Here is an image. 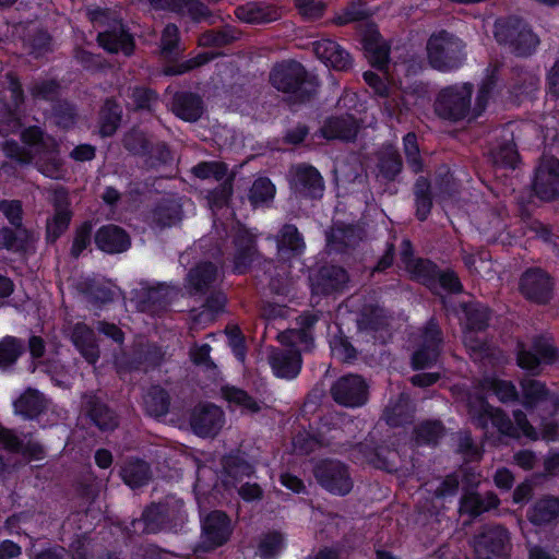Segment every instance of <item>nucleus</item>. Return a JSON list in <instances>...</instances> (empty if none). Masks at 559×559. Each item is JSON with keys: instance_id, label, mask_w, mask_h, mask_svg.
Masks as SVG:
<instances>
[{"instance_id": "f257e3e1", "label": "nucleus", "mask_w": 559, "mask_h": 559, "mask_svg": "<svg viewBox=\"0 0 559 559\" xmlns=\"http://www.w3.org/2000/svg\"><path fill=\"white\" fill-rule=\"evenodd\" d=\"M269 81L276 91L285 95L290 105L312 102L321 86L318 75L295 59L276 62L270 71Z\"/></svg>"}, {"instance_id": "f03ea898", "label": "nucleus", "mask_w": 559, "mask_h": 559, "mask_svg": "<svg viewBox=\"0 0 559 559\" xmlns=\"http://www.w3.org/2000/svg\"><path fill=\"white\" fill-rule=\"evenodd\" d=\"M467 408L472 423L477 428L487 429L489 423H491L503 437L520 439L523 436L532 441L539 439L537 430L521 409L513 411V423L502 408L492 406L481 394L471 399Z\"/></svg>"}, {"instance_id": "7ed1b4c3", "label": "nucleus", "mask_w": 559, "mask_h": 559, "mask_svg": "<svg viewBox=\"0 0 559 559\" xmlns=\"http://www.w3.org/2000/svg\"><path fill=\"white\" fill-rule=\"evenodd\" d=\"M342 424V417L336 414H326L318 420L309 423L308 429L304 428L293 438L295 453L309 455L323 448L334 453L347 452L352 442Z\"/></svg>"}, {"instance_id": "20e7f679", "label": "nucleus", "mask_w": 559, "mask_h": 559, "mask_svg": "<svg viewBox=\"0 0 559 559\" xmlns=\"http://www.w3.org/2000/svg\"><path fill=\"white\" fill-rule=\"evenodd\" d=\"M474 84L472 82H457L442 87L436 95L433 103L435 114L444 121L457 123L474 119L472 98Z\"/></svg>"}, {"instance_id": "39448f33", "label": "nucleus", "mask_w": 559, "mask_h": 559, "mask_svg": "<svg viewBox=\"0 0 559 559\" xmlns=\"http://www.w3.org/2000/svg\"><path fill=\"white\" fill-rule=\"evenodd\" d=\"M426 50L429 66L441 73L459 70L467 56L465 43L445 29L429 37Z\"/></svg>"}, {"instance_id": "423d86ee", "label": "nucleus", "mask_w": 559, "mask_h": 559, "mask_svg": "<svg viewBox=\"0 0 559 559\" xmlns=\"http://www.w3.org/2000/svg\"><path fill=\"white\" fill-rule=\"evenodd\" d=\"M516 365L530 376L537 377L543 372V366L559 364V347L556 346L551 335L536 334L532 337L531 346L524 342L516 344Z\"/></svg>"}, {"instance_id": "0eeeda50", "label": "nucleus", "mask_w": 559, "mask_h": 559, "mask_svg": "<svg viewBox=\"0 0 559 559\" xmlns=\"http://www.w3.org/2000/svg\"><path fill=\"white\" fill-rule=\"evenodd\" d=\"M495 38L500 45H507L516 57L533 55L539 44L538 36L519 19L497 20Z\"/></svg>"}, {"instance_id": "6e6552de", "label": "nucleus", "mask_w": 559, "mask_h": 559, "mask_svg": "<svg viewBox=\"0 0 559 559\" xmlns=\"http://www.w3.org/2000/svg\"><path fill=\"white\" fill-rule=\"evenodd\" d=\"M473 549L476 559H511V534L501 524H486L475 534Z\"/></svg>"}, {"instance_id": "1a4fd4ad", "label": "nucleus", "mask_w": 559, "mask_h": 559, "mask_svg": "<svg viewBox=\"0 0 559 559\" xmlns=\"http://www.w3.org/2000/svg\"><path fill=\"white\" fill-rule=\"evenodd\" d=\"M313 476L324 490L334 496H347L354 487L348 465L340 460H319L313 465Z\"/></svg>"}, {"instance_id": "9d476101", "label": "nucleus", "mask_w": 559, "mask_h": 559, "mask_svg": "<svg viewBox=\"0 0 559 559\" xmlns=\"http://www.w3.org/2000/svg\"><path fill=\"white\" fill-rule=\"evenodd\" d=\"M50 204L52 215L47 218L45 226V241L47 245H55L69 229L73 211L67 188L58 186L53 189Z\"/></svg>"}, {"instance_id": "9b49d317", "label": "nucleus", "mask_w": 559, "mask_h": 559, "mask_svg": "<svg viewBox=\"0 0 559 559\" xmlns=\"http://www.w3.org/2000/svg\"><path fill=\"white\" fill-rule=\"evenodd\" d=\"M82 409L91 425L102 432H112L119 426V415L105 395L90 391L82 396Z\"/></svg>"}, {"instance_id": "f8f14e48", "label": "nucleus", "mask_w": 559, "mask_h": 559, "mask_svg": "<svg viewBox=\"0 0 559 559\" xmlns=\"http://www.w3.org/2000/svg\"><path fill=\"white\" fill-rule=\"evenodd\" d=\"M533 193L544 202L559 199V159L542 157L535 167L532 180Z\"/></svg>"}, {"instance_id": "ddd939ff", "label": "nucleus", "mask_w": 559, "mask_h": 559, "mask_svg": "<svg viewBox=\"0 0 559 559\" xmlns=\"http://www.w3.org/2000/svg\"><path fill=\"white\" fill-rule=\"evenodd\" d=\"M519 287L525 299L537 305H547L554 297L555 281L542 267L533 266L522 273Z\"/></svg>"}, {"instance_id": "4468645a", "label": "nucleus", "mask_w": 559, "mask_h": 559, "mask_svg": "<svg viewBox=\"0 0 559 559\" xmlns=\"http://www.w3.org/2000/svg\"><path fill=\"white\" fill-rule=\"evenodd\" d=\"M330 392L336 404L355 408L368 402L369 385L361 376L348 373L340 377Z\"/></svg>"}, {"instance_id": "2eb2a0df", "label": "nucleus", "mask_w": 559, "mask_h": 559, "mask_svg": "<svg viewBox=\"0 0 559 559\" xmlns=\"http://www.w3.org/2000/svg\"><path fill=\"white\" fill-rule=\"evenodd\" d=\"M289 186L296 197L305 200H320L325 189L321 173L307 163L293 167Z\"/></svg>"}, {"instance_id": "dca6fc26", "label": "nucleus", "mask_w": 559, "mask_h": 559, "mask_svg": "<svg viewBox=\"0 0 559 559\" xmlns=\"http://www.w3.org/2000/svg\"><path fill=\"white\" fill-rule=\"evenodd\" d=\"M97 44L108 53L122 52L130 57L135 50V40L129 27L121 19H111L107 27L96 37Z\"/></svg>"}, {"instance_id": "f3484780", "label": "nucleus", "mask_w": 559, "mask_h": 559, "mask_svg": "<svg viewBox=\"0 0 559 559\" xmlns=\"http://www.w3.org/2000/svg\"><path fill=\"white\" fill-rule=\"evenodd\" d=\"M201 535L204 548L214 550L224 546L233 534L230 518L222 510H213L201 520Z\"/></svg>"}, {"instance_id": "a211bd4d", "label": "nucleus", "mask_w": 559, "mask_h": 559, "mask_svg": "<svg viewBox=\"0 0 559 559\" xmlns=\"http://www.w3.org/2000/svg\"><path fill=\"white\" fill-rule=\"evenodd\" d=\"M309 281L313 295L326 297L342 293L349 281V276L343 266L325 264L311 274Z\"/></svg>"}, {"instance_id": "6ab92c4d", "label": "nucleus", "mask_w": 559, "mask_h": 559, "mask_svg": "<svg viewBox=\"0 0 559 559\" xmlns=\"http://www.w3.org/2000/svg\"><path fill=\"white\" fill-rule=\"evenodd\" d=\"M189 424L195 436L215 437L225 424V414L213 403L199 404L191 411Z\"/></svg>"}, {"instance_id": "aec40b11", "label": "nucleus", "mask_w": 559, "mask_h": 559, "mask_svg": "<svg viewBox=\"0 0 559 559\" xmlns=\"http://www.w3.org/2000/svg\"><path fill=\"white\" fill-rule=\"evenodd\" d=\"M235 252L233 255V273L247 274L258 258V245L255 236L248 229H239L233 239Z\"/></svg>"}, {"instance_id": "412c9836", "label": "nucleus", "mask_w": 559, "mask_h": 559, "mask_svg": "<svg viewBox=\"0 0 559 559\" xmlns=\"http://www.w3.org/2000/svg\"><path fill=\"white\" fill-rule=\"evenodd\" d=\"M94 245L97 250L106 254H119L130 249L131 237L123 227L106 224L95 231Z\"/></svg>"}, {"instance_id": "4be33fe9", "label": "nucleus", "mask_w": 559, "mask_h": 559, "mask_svg": "<svg viewBox=\"0 0 559 559\" xmlns=\"http://www.w3.org/2000/svg\"><path fill=\"white\" fill-rule=\"evenodd\" d=\"M459 309V319L464 333H480L489 328L492 310L487 305L469 300L460 302Z\"/></svg>"}, {"instance_id": "5701e85b", "label": "nucleus", "mask_w": 559, "mask_h": 559, "mask_svg": "<svg viewBox=\"0 0 559 559\" xmlns=\"http://www.w3.org/2000/svg\"><path fill=\"white\" fill-rule=\"evenodd\" d=\"M275 241L277 258L283 262L300 258L306 251L305 237L295 224L282 225L275 236Z\"/></svg>"}, {"instance_id": "b1692460", "label": "nucleus", "mask_w": 559, "mask_h": 559, "mask_svg": "<svg viewBox=\"0 0 559 559\" xmlns=\"http://www.w3.org/2000/svg\"><path fill=\"white\" fill-rule=\"evenodd\" d=\"M361 46L369 63L385 70L390 62V46L383 40L378 27L372 24L366 27L361 36Z\"/></svg>"}, {"instance_id": "393cba45", "label": "nucleus", "mask_w": 559, "mask_h": 559, "mask_svg": "<svg viewBox=\"0 0 559 559\" xmlns=\"http://www.w3.org/2000/svg\"><path fill=\"white\" fill-rule=\"evenodd\" d=\"M203 98L191 91H177L170 100L171 112L185 122H197L205 112Z\"/></svg>"}, {"instance_id": "a878e982", "label": "nucleus", "mask_w": 559, "mask_h": 559, "mask_svg": "<svg viewBox=\"0 0 559 559\" xmlns=\"http://www.w3.org/2000/svg\"><path fill=\"white\" fill-rule=\"evenodd\" d=\"M316 57L336 71H348L353 66L350 53L337 41L330 38H321L312 44Z\"/></svg>"}, {"instance_id": "bb28decb", "label": "nucleus", "mask_w": 559, "mask_h": 559, "mask_svg": "<svg viewBox=\"0 0 559 559\" xmlns=\"http://www.w3.org/2000/svg\"><path fill=\"white\" fill-rule=\"evenodd\" d=\"M269 364L275 377L293 380L302 367L301 353L296 348L274 347L269 354Z\"/></svg>"}, {"instance_id": "cd10ccee", "label": "nucleus", "mask_w": 559, "mask_h": 559, "mask_svg": "<svg viewBox=\"0 0 559 559\" xmlns=\"http://www.w3.org/2000/svg\"><path fill=\"white\" fill-rule=\"evenodd\" d=\"M359 126L354 115L328 117L319 129V135L328 141H354L357 136Z\"/></svg>"}, {"instance_id": "c85d7f7f", "label": "nucleus", "mask_w": 559, "mask_h": 559, "mask_svg": "<svg viewBox=\"0 0 559 559\" xmlns=\"http://www.w3.org/2000/svg\"><path fill=\"white\" fill-rule=\"evenodd\" d=\"M224 475L233 485L251 478L255 474V465L249 460V455L240 450H233L221 460Z\"/></svg>"}, {"instance_id": "c756f323", "label": "nucleus", "mask_w": 559, "mask_h": 559, "mask_svg": "<svg viewBox=\"0 0 559 559\" xmlns=\"http://www.w3.org/2000/svg\"><path fill=\"white\" fill-rule=\"evenodd\" d=\"M217 266L211 261H201L187 274V288L191 295H205L215 284Z\"/></svg>"}, {"instance_id": "7c9ffc66", "label": "nucleus", "mask_w": 559, "mask_h": 559, "mask_svg": "<svg viewBox=\"0 0 559 559\" xmlns=\"http://www.w3.org/2000/svg\"><path fill=\"white\" fill-rule=\"evenodd\" d=\"M219 396L229 408H239L242 414L254 415L261 412V402L248 391L234 384L225 383L219 388Z\"/></svg>"}, {"instance_id": "2f4dec72", "label": "nucleus", "mask_w": 559, "mask_h": 559, "mask_svg": "<svg viewBox=\"0 0 559 559\" xmlns=\"http://www.w3.org/2000/svg\"><path fill=\"white\" fill-rule=\"evenodd\" d=\"M71 342L88 364L99 359V347L96 344L95 333L84 322H76L71 330Z\"/></svg>"}, {"instance_id": "473e14b6", "label": "nucleus", "mask_w": 559, "mask_h": 559, "mask_svg": "<svg viewBox=\"0 0 559 559\" xmlns=\"http://www.w3.org/2000/svg\"><path fill=\"white\" fill-rule=\"evenodd\" d=\"M123 109L115 97H107L98 111V134L100 138H111L121 126Z\"/></svg>"}, {"instance_id": "72a5a7b5", "label": "nucleus", "mask_w": 559, "mask_h": 559, "mask_svg": "<svg viewBox=\"0 0 559 559\" xmlns=\"http://www.w3.org/2000/svg\"><path fill=\"white\" fill-rule=\"evenodd\" d=\"M377 169L381 179L393 182L403 170L401 153L393 144H385L377 154Z\"/></svg>"}, {"instance_id": "f704fd0d", "label": "nucleus", "mask_w": 559, "mask_h": 559, "mask_svg": "<svg viewBox=\"0 0 559 559\" xmlns=\"http://www.w3.org/2000/svg\"><path fill=\"white\" fill-rule=\"evenodd\" d=\"M167 522V510L160 503L152 502L142 512L141 519L133 520L131 527L134 533L155 534L162 531Z\"/></svg>"}, {"instance_id": "c9c22d12", "label": "nucleus", "mask_w": 559, "mask_h": 559, "mask_svg": "<svg viewBox=\"0 0 559 559\" xmlns=\"http://www.w3.org/2000/svg\"><path fill=\"white\" fill-rule=\"evenodd\" d=\"M388 316L383 307L378 304H365L357 314L358 331L377 333L386 330Z\"/></svg>"}, {"instance_id": "e433bc0d", "label": "nucleus", "mask_w": 559, "mask_h": 559, "mask_svg": "<svg viewBox=\"0 0 559 559\" xmlns=\"http://www.w3.org/2000/svg\"><path fill=\"white\" fill-rule=\"evenodd\" d=\"M21 141L36 154H53L58 152L56 139L47 134L39 126H29L21 132Z\"/></svg>"}, {"instance_id": "4c0bfd02", "label": "nucleus", "mask_w": 559, "mask_h": 559, "mask_svg": "<svg viewBox=\"0 0 559 559\" xmlns=\"http://www.w3.org/2000/svg\"><path fill=\"white\" fill-rule=\"evenodd\" d=\"M15 414L24 419H35L46 411L44 395L36 389H26L14 402Z\"/></svg>"}, {"instance_id": "58836bf2", "label": "nucleus", "mask_w": 559, "mask_h": 559, "mask_svg": "<svg viewBox=\"0 0 559 559\" xmlns=\"http://www.w3.org/2000/svg\"><path fill=\"white\" fill-rule=\"evenodd\" d=\"M520 385L521 399L519 401L526 411H534L539 404L548 401L551 395V391L540 380L524 379Z\"/></svg>"}, {"instance_id": "ea45409f", "label": "nucleus", "mask_w": 559, "mask_h": 559, "mask_svg": "<svg viewBox=\"0 0 559 559\" xmlns=\"http://www.w3.org/2000/svg\"><path fill=\"white\" fill-rule=\"evenodd\" d=\"M415 216L419 222H426L433 206V194L429 178L419 176L413 187Z\"/></svg>"}, {"instance_id": "a19ab883", "label": "nucleus", "mask_w": 559, "mask_h": 559, "mask_svg": "<svg viewBox=\"0 0 559 559\" xmlns=\"http://www.w3.org/2000/svg\"><path fill=\"white\" fill-rule=\"evenodd\" d=\"M559 518V498L546 496L537 500L527 511V519L534 525H544Z\"/></svg>"}, {"instance_id": "79ce46f5", "label": "nucleus", "mask_w": 559, "mask_h": 559, "mask_svg": "<svg viewBox=\"0 0 559 559\" xmlns=\"http://www.w3.org/2000/svg\"><path fill=\"white\" fill-rule=\"evenodd\" d=\"M163 360L164 352L160 346L154 343L135 346L131 355V364L135 369H155L162 365Z\"/></svg>"}, {"instance_id": "37998d69", "label": "nucleus", "mask_w": 559, "mask_h": 559, "mask_svg": "<svg viewBox=\"0 0 559 559\" xmlns=\"http://www.w3.org/2000/svg\"><path fill=\"white\" fill-rule=\"evenodd\" d=\"M439 269V265L432 260L418 257L406 272L413 281L435 293V278Z\"/></svg>"}, {"instance_id": "c03bdc74", "label": "nucleus", "mask_w": 559, "mask_h": 559, "mask_svg": "<svg viewBox=\"0 0 559 559\" xmlns=\"http://www.w3.org/2000/svg\"><path fill=\"white\" fill-rule=\"evenodd\" d=\"M241 38V32L230 24L205 31L201 37V44L206 47L222 48L234 44Z\"/></svg>"}, {"instance_id": "a18cd8bd", "label": "nucleus", "mask_w": 559, "mask_h": 559, "mask_svg": "<svg viewBox=\"0 0 559 559\" xmlns=\"http://www.w3.org/2000/svg\"><path fill=\"white\" fill-rule=\"evenodd\" d=\"M145 412L153 417L165 416L169 412L170 395L160 385H152L143 397Z\"/></svg>"}, {"instance_id": "49530a36", "label": "nucleus", "mask_w": 559, "mask_h": 559, "mask_svg": "<svg viewBox=\"0 0 559 559\" xmlns=\"http://www.w3.org/2000/svg\"><path fill=\"white\" fill-rule=\"evenodd\" d=\"M276 193L274 183L267 177L257 178L248 192V200L253 209L269 206Z\"/></svg>"}, {"instance_id": "de8ad7c7", "label": "nucleus", "mask_w": 559, "mask_h": 559, "mask_svg": "<svg viewBox=\"0 0 559 559\" xmlns=\"http://www.w3.org/2000/svg\"><path fill=\"white\" fill-rule=\"evenodd\" d=\"M121 476L126 485L131 488L145 486L151 479L150 465L141 459L128 462L121 469Z\"/></svg>"}, {"instance_id": "09e8293b", "label": "nucleus", "mask_w": 559, "mask_h": 559, "mask_svg": "<svg viewBox=\"0 0 559 559\" xmlns=\"http://www.w3.org/2000/svg\"><path fill=\"white\" fill-rule=\"evenodd\" d=\"M94 223L85 219L75 226L70 247V257L79 259L94 242Z\"/></svg>"}, {"instance_id": "8fccbe9b", "label": "nucleus", "mask_w": 559, "mask_h": 559, "mask_svg": "<svg viewBox=\"0 0 559 559\" xmlns=\"http://www.w3.org/2000/svg\"><path fill=\"white\" fill-rule=\"evenodd\" d=\"M25 350V342L20 337L5 335L0 338V368L14 366Z\"/></svg>"}, {"instance_id": "3c124183", "label": "nucleus", "mask_w": 559, "mask_h": 559, "mask_svg": "<svg viewBox=\"0 0 559 559\" xmlns=\"http://www.w3.org/2000/svg\"><path fill=\"white\" fill-rule=\"evenodd\" d=\"M218 57L217 52L213 51H201L197 56L180 62L168 63L164 68L166 75L175 76L188 73L202 66L207 64Z\"/></svg>"}, {"instance_id": "603ef678", "label": "nucleus", "mask_w": 559, "mask_h": 559, "mask_svg": "<svg viewBox=\"0 0 559 559\" xmlns=\"http://www.w3.org/2000/svg\"><path fill=\"white\" fill-rule=\"evenodd\" d=\"M498 85V74L496 71L488 73L480 82L474 103V119L483 116L486 111L489 100Z\"/></svg>"}, {"instance_id": "864d4df0", "label": "nucleus", "mask_w": 559, "mask_h": 559, "mask_svg": "<svg viewBox=\"0 0 559 559\" xmlns=\"http://www.w3.org/2000/svg\"><path fill=\"white\" fill-rule=\"evenodd\" d=\"M443 432L444 426L440 420H424L413 430L414 439L419 445L437 444Z\"/></svg>"}, {"instance_id": "5fc2aeb1", "label": "nucleus", "mask_w": 559, "mask_h": 559, "mask_svg": "<svg viewBox=\"0 0 559 559\" xmlns=\"http://www.w3.org/2000/svg\"><path fill=\"white\" fill-rule=\"evenodd\" d=\"M152 218L162 228L170 227L181 219V209L174 201L163 200L154 207Z\"/></svg>"}, {"instance_id": "6e6d98bb", "label": "nucleus", "mask_w": 559, "mask_h": 559, "mask_svg": "<svg viewBox=\"0 0 559 559\" xmlns=\"http://www.w3.org/2000/svg\"><path fill=\"white\" fill-rule=\"evenodd\" d=\"M168 306V292L163 285L147 288L140 299V307L143 311L156 313L165 310Z\"/></svg>"}, {"instance_id": "4d7b16f0", "label": "nucleus", "mask_w": 559, "mask_h": 559, "mask_svg": "<svg viewBox=\"0 0 559 559\" xmlns=\"http://www.w3.org/2000/svg\"><path fill=\"white\" fill-rule=\"evenodd\" d=\"M56 126L64 131L72 129L78 120L76 107L67 99H57L51 106Z\"/></svg>"}, {"instance_id": "13d9d810", "label": "nucleus", "mask_w": 559, "mask_h": 559, "mask_svg": "<svg viewBox=\"0 0 559 559\" xmlns=\"http://www.w3.org/2000/svg\"><path fill=\"white\" fill-rule=\"evenodd\" d=\"M285 548V536L278 531L263 534L258 544V555L261 559H275Z\"/></svg>"}, {"instance_id": "bf43d9fd", "label": "nucleus", "mask_w": 559, "mask_h": 559, "mask_svg": "<svg viewBox=\"0 0 559 559\" xmlns=\"http://www.w3.org/2000/svg\"><path fill=\"white\" fill-rule=\"evenodd\" d=\"M143 158L146 169L157 170L160 167L168 165L173 159V155L166 142H151Z\"/></svg>"}, {"instance_id": "052dcab7", "label": "nucleus", "mask_w": 559, "mask_h": 559, "mask_svg": "<svg viewBox=\"0 0 559 559\" xmlns=\"http://www.w3.org/2000/svg\"><path fill=\"white\" fill-rule=\"evenodd\" d=\"M222 182L210 190L206 200L212 209L222 210L228 206L234 193V175H227Z\"/></svg>"}, {"instance_id": "680f3d73", "label": "nucleus", "mask_w": 559, "mask_h": 559, "mask_svg": "<svg viewBox=\"0 0 559 559\" xmlns=\"http://www.w3.org/2000/svg\"><path fill=\"white\" fill-rule=\"evenodd\" d=\"M332 356L341 362H353L357 359V349L342 331L330 340Z\"/></svg>"}, {"instance_id": "e2e57ef3", "label": "nucleus", "mask_w": 559, "mask_h": 559, "mask_svg": "<svg viewBox=\"0 0 559 559\" xmlns=\"http://www.w3.org/2000/svg\"><path fill=\"white\" fill-rule=\"evenodd\" d=\"M493 165L501 169L514 170L520 162V154L514 142H504L492 152Z\"/></svg>"}, {"instance_id": "0e129e2a", "label": "nucleus", "mask_w": 559, "mask_h": 559, "mask_svg": "<svg viewBox=\"0 0 559 559\" xmlns=\"http://www.w3.org/2000/svg\"><path fill=\"white\" fill-rule=\"evenodd\" d=\"M130 98L135 111L152 112L158 102V94L151 87L135 85L131 88Z\"/></svg>"}, {"instance_id": "69168bd1", "label": "nucleus", "mask_w": 559, "mask_h": 559, "mask_svg": "<svg viewBox=\"0 0 559 559\" xmlns=\"http://www.w3.org/2000/svg\"><path fill=\"white\" fill-rule=\"evenodd\" d=\"M191 173L201 180L213 178L221 181L228 175V166L219 160H204L193 166Z\"/></svg>"}, {"instance_id": "338daca9", "label": "nucleus", "mask_w": 559, "mask_h": 559, "mask_svg": "<svg viewBox=\"0 0 559 559\" xmlns=\"http://www.w3.org/2000/svg\"><path fill=\"white\" fill-rule=\"evenodd\" d=\"M235 14L240 21L248 24H263L271 21L269 11L254 2L237 7Z\"/></svg>"}, {"instance_id": "774afa93", "label": "nucleus", "mask_w": 559, "mask_h": 559, "mask_svg": "<svg viewBox=\"0 0 559 559\" xmlns=\"http://www.w3.org/2000/svg\"><path fill=\"white\" fill-rule=\"evenodd\" d=\"M441 288L448 294L457 295L464 289V286L456 274V272L450 267L441 270L439 269L435 278V290Z\"/></svg>"}]
</instances>
